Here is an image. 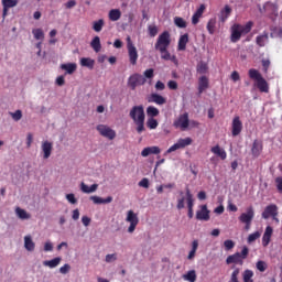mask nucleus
Returning <instances> with one entry per match:
<instances>
[{"mask_svg":"<svg viewBox=\"0 0 282 282\" xmlns=\"http://www.w3.org/2000/svg\"><path fill=\"white\" fill-rule=\"evenodd\" d=\"M169 47H171V33L169 31H164L161 33L154 44V48L156 52H160L161 58L163 61H171L174 65H178L177 56L171 55L169 52Z\"/></svg>","mask_w":282,"mask_h":282,"instance_id":"nucleus-1","label":"nucleus"},{"mask_svg":"<svg viewBox=\"0 0 282 282\" xmlns=\"http://www.w3.org/2000/svg\"><path fill=\"white\" fill-rule=\"evenodd\" d=\"M129 116L137 127V133L144 132V120H147V115L144 113V106L140 105L132 107Z\"/></svg>","mask_w":282,"mask_h":282,"instance_id":"nucleus-2","label":"nucleus"},{"mask_svg":"<svg viewBox=\"0 0 282 282\" xmlns=\"http://www.w3.org/2000/svg\"><path fill=\"white\" fill-rule=\"evenodd\" d=\"M252 21L247 22L245 25L234 24L231 26V43H239L241 41V36H246V34H250L252 31Z\"/></svg>","mask_w":282,"mask_h":282,"instance_id":"nucleus-3","label":"nucleus"},{"mask_svg":"<svg viewBox=\"0 0 282 282\" xmlns=\"http://www.w3.org/2000/svg\"><path fill=\"white\" fill-rule=\"evenodd\" d=\"M248 75L251 80L256 82V87L261 91V94L270 93V85L257 68H250Z\"/></svg>","mask_w":282,"mask_h":282,"instance_id":"nucleus-4","label":"nucleus"},{"mask_svg":"<svg viewBox=\"0 0 282 282\" xmlns=\"http://www.w3.org/2000/svg\"><path fill=\"white\" fill-rule=\"evenodd\" d=\"M250 253V249L248 247L242 248L241 252H236L231 256H228L226 259L227 265L235 263V265H243V260L248 259V254Z\"/></svg>","mask_w":282,"mask_h":282,"instance_id":"nucleus-5","label":"nucleus"},{"mask_svg":"<svg viewBox=\"0 0 282 282\" xmlns=\"http://www.w3.org/2000/svg\"><path fill=\"white\" fill-rule=\"evenodd\" d=\"M262 219H273L275 224H280L279 220V206L275 204L268 205L261 214Z\"/></svg>","mask_w":282,"mask_h":282,"instance_id":"nucleus-6","label":"nucleus"},{"mask_svg":"<svg viewBox=\"0 0 282 282\" xmlns=\"http://www.w3.org/2000/svg\"><path fill=\"white\" fill-rule=\"evenodd\" d=\"M252 219H254V208L252 206L248 207L246 213L239 216V223L245 224V229L249 230L252 226Z\"/></svg>","mask_w":282,"mask_h":282,"instance_id":"nucleus-7","label":"nucleus"},{"mask_svg":"<svg viewBox=\"0 0 282 282\" xmlns=\"http://www.w3.org/2000/svg\"><path fill=\"white\" fill-rule=\"evenodd\" d=\"M145 84H147V78H144V76L140 75L139 73H134L128 78V87H130L132 91H134L137 87H141L142 85H145Z\"/></svg>","mask_w":282,"mask_h":282,"instance_id":"nucleus-8","label":"nucleus"},{"mask_svg":"<svg viewBox=\"0 0 282 282\" xmlns=\"http://www.w3.org/2000/svg\"><path fill=\"white\" fill-rule=\"evenodd\" d=\"M126 221L130 224L128 227V232L133 234L135 232V228H138V224H140V218H138V214H135L133 210H128Z\"/></svg>","mask_w":282,"mask_h":282,"instance_id":"nucleus-9","label":"nucleus"},{"mask_svg":"<svg viewBox=\"0 0 282 282\" xmlns=\"http://www.w3.org/2000/svg\"><path fill=\"white\" fill-rule=\"evenodd\" d=\"M191 144H193V139L191 137L178 139L176 143L167 149L166 153H173L180 149H186V147H191Z\"/></svg>","mask_w":282,"mask_h":282,"instance_id":"nucleus-10","label":"nucleus"},{"mask_svg":"<svg viewBox=\"0 0 282 282\" xmlns=\"http://www.w3.org/2000/svg\"><path fill=\"white\" fill-rule=\"evenodd\" d=\"M241 131H243V122L239 116H236L231 121V135L237 138V135H241Z\"/></svg>","mask_w":282,"mask_h":282,"instance_id":"nucleus-11","label":"nucleus"},{"mask_svg":"<svg viewBox=\"0 0 282 282\" xmlns=\"http://www.w3.org/2000/svg\"><path fill=\"white\" fill-rule=\"evenodd\" d=\"M127 41L129 61L132 65H138V48H135V46L131 42V37H128Z\"/></svg>","mask_w":282,"mask_h":282,"instance_id":"nucleus-12","label":"nucleus"},{"mask_svg":"<svg viewBox=\"0 0 282 282\" xmlns=\"http://www.w3.org/2000/svg\"><path fill=\"white\" fill-rule=\"evenodd\" d=\"M97 131L102 138H108V140H113L116 138V132L108 126L99 124L97 126Z\"/></svg>","mask_w":282,"mask_h":282,"instance_id":"nucleus-13","label":"nucleus"},{"mask_svg":"<svg viewBox=\"0 0 282 282\" xmlns=\"http://www.w3.org/2000/svg\"><path fill=\"white\" fill-rule=\"evenodd\" d=\"M196 219H198V221H209L210 220V210H208L207 205L200 206V210L196 212Z\"/></svg>","mask_w":282,"mask_h":282,"instance_id":"nucleus-14","label":"nucleus"},{"mask_svg":"<svg viewBox=\"0 0 282 282\" xmlns=\"http://www.w3.org/2000/svg\"><path fill=\"white\" fill-rule=\"evenodd\" d=\"M41 149H42L44 160H50L52 155V151L54 149V144L50 141H43Z\"/></svg>","mask_w":282,"mask_h":282,"instance_id":"nucleus-15","label":"nucleus"},{"mask_svg":"<svg viewBox=\"0 0 282 282\" xmlns=\"http://www.w3.org/2000/svg\"><path fill=\"white\" fill-rule=\"evenodd\" d=\"M148 102H154V105H166V98H164V96L156 94V93H152L149 97H148Z\"/></svg>","mask_w":282,"mask_h":282,"instance_id":"nucleus-16","label":"nucleus"},{"mask_svg":"<svg viewBox=\"0 0 282 282\" xmlns=\"http://www.w3.org/2000/svg\"><path fill=\"white\" fill-rule=\"evenodd\" d=\"M272 232H274V229L271 226H267L264 234L262 236L263 248H268V246H270V241L272 239Z\"/></svg>","mask_w":282,"mask_h":282,"instance_id":"nucleus-17","label":"nucleus"},{"mask_svg":"<svg viewBox=\"0 0 282 282\" xmlns=\"http://www.w3.org/2000/svg\"><path fill=\"white\" fill-rule=\"evenodd\" d=\"M186 202H187V217H189V219H193V206H195L194 204V199H193V194L191 193L189 188H186Z\"/></svg>","mask_w":282,"mask_h":282,"instance_id":"nucleus-18","label":"nucleus"},{"mask_svg":"<svg viewBox=\"0 0 282 282\" xmlns=\"http://www.w3.org/2000/svg\"><path fill=\"white\" fill-rule=\"evenodd\" d=\"M160 153H161V150H160V147L158 145L148 147L141 151L142 158H149V155H160Z\"/></svg>","mask_w":282,"mask_h":282,"instance_id":"nucleus-19","label":"nucleus"},{"mask_svg":"<svg viewBox=\"0 0 282 282\" xmlns=\"http://www.w3.org/2000/svg\"><path fill=\"white\" fill-rule=\"evenodd\" d=\"M208 87H210V82L208 80V77L200 76L198 78V94H199V96H202V94H204V91H206V89H208Z\"/></svg>","mask_w":282,"mask_h":282,"instance_id":"nucleus-20","label":"nucleus"},{"mask_svg":"<svg viewBox=\"0 0 282 282\" xmlns=\"http://www.w3.org/2000/svg\"><path fill=\"white\" fill-rule=\"evenodd\" d=\"M230 14H232V8H230V6H228V4H226L224 7V9L220 10L219 21L221 23H226V21H228V18L230 17Z\"/></svg>","mask_w":282,"mask_h":282,"instance_id":"nucleus-21","label":"nucleus"},{"mask_svg":"<svg viewBox=\"0 0 282 282\" xmlns=\"http://www.w3.org/2000/svg\"><path fill=\"white\" fill-rule=\"evenodd\" d=\"M175 127H180L183 131L188 129V112L183 113L177 121H175Z\"/></svg>","mask_w":282,"mask_h":282,"instance_id":"nucleus-22","label":"nucleus"},{"mask_svg":"<svg viewBox=\"0 0 282 282\" xmlns=\"http://www.w3.org/2000/svg\"><path fill=\"white\" fill-rule=\"evenodd\" d=\"M263 151V143L259 140H254L251 148V153L253 158H259Z\"/></svg>","mask_w":282,"mask_h":282,"instance_id":"nucleus-23","label":"nucleus"},{"mask_svg":"<svg viewBox=\"0 0 282 282\" xmlns=\"http://www.w3.org/2000/svg\"><path fill=\"white\" fill-rule=\"evenodd\" d=\"M187 44H188V33H185V34L181 35L178 39L177 51L185 52Z\"/></svg>","mask_w":282,"mask_h":282,"instance_id":"nucleus-24","label":"nucleus"},{"mask_svg":"<svg viewBox=\"0 0 282 282\" xmlns=\"http://www.w3.org/2000/svg\"><path fill=\"white\" fill-rule=\"evenodd\" d=\"M210 151L212 153H214V155H217V158H220V160H226V158H228L226 150L221 149V147L219 145L213 147Z\"/></svg>","mask_w":282,"mask_h":282,"instance_id":"nucleus-25","label":"nucleus"},{"mask_svg":"<svg viewBox=\"0 0 282 282\" xmlns=\"http://www.w3.org/2000/svg\"><path fill=\"white\" fill-rule=\"evenodd\" d=\"M24 248L25 250H28V252H34V248H36V245L32 240V236L24 237Z\"/></svg>","mask_w":282,"mask_h":282,"instance_id":"nucleus-26","label":"nucleus"},{"mask_svg":"<svg viewBox=\"0 0 282 282\" xmlns=\"http://www.w3.org/2000/svg\"><path fill=\"white\" fill-rule=\"evenodd\" d=\"M77 65L76 63H67V64H61V69H63L64 72H66L65 74H74V72H76L77 69Z\"/></svg>","mask_w":282,"mask_h":282,"instance_id":"nucleus-27","label":"nucleus"},{"mask_svg":"<svg viewBox=\"0 0 282 282\" xmlns=\"http://www.w3.org/2000/svg\"><path fill=\"white\" fill-rule=\"evenodd\" d=\"M90 200L95 204H111L113 202V197L108 196L106 198H101L100 196H90Z\"/></svg>","mask_w":282,"mask_h":282,"instance_id":"nucleus-28","label":"nucleus"},{"mask_svg":"<svg viewBox=\"0 0 282 282\" xmlns=\"http://www.w3.org/2000/svg\"><path fill=\"white\" fill-rule=\"evenodd\" d=\"M61 261H63V259L61 257L54 258L52 260H45L43 262V265H45L46 268H57V265H61Z\"/></svg>","mask_w":282,"mask_h":282,"instance_id":"nucleus-29","label":"nucleus"},{"mask_svg":"<svg viewBox=\"0 0 282 282\" xmlns=\"http://www.w3.org/2000/svg\"><path fill=\"white\" fill-rule=\"evenodd\" d=\"M268 40H269L268 32H264L263 34L258 35L256 37V43L259 47H265V43H268Z\"/></svg>","mask_w":282,"mask_h":282,"instance_id":"nucleus-30","label":"nucleus"},{"mask_svg":"<svg viewBox=\"0 0 282 282\" xmlns=\"http://www.w3.org/2000/svg\"><path fill=\"white\" fill-rule=\"evenodd\" d=\"M80 191L83 193H86V194H89V193H96L98 191V184H93L90 187L85 184V183H82L80 184Z\"/></svg>","mask_w":282,"mask_h":282,"instance_id":"nucleus-31","label":"nucleus"},{"mask_svg":"<svg viewBox=\"0 0 282 282\" xmlns=\"http://www.w3.org/2000/svg\"><path fill=\"white\" fill-rule=\"evenodd\" d=\"M197 248H199V240H193L192 242V250L189 251L187 259L193 261L195 259V254L197 253Z\"/></svg>","mask_w":282,"mask_h":282,"instance_id":"nucleus-32","label":"nucleus"},{"mask_svg":"<svg viewBox=\"0 0 282 282\" xmlns=\"http://www.w3.org/2000/svg\"><path fill=\"white\" fill-rule=\"evenodd\" d=\"M90 47L94 50V52H100L102 50V44H100V37L95 36L90 42Z\"/></svg>","mask_w":282,"mask_h":282,"instance_id":"nucleus-33","label":"nucleus"},{"mask_svg":"<svg viewBox=\"0 0 282 282\" xmlns=\"http://www.w3.org/2000/svg\"><path fill=\"white\" fill-rule=\"evenodd\" d=\"M15 215L17 217H19V219H22V220L30 219L32 217L30 214L25 212V209L21 207L15 208Z\"/></svg>","mask_w":282,"mask_h":282,"instance_id":"nucleus-34","label":"nucleus"},{"mask_svg":"<svg viewBox=\"0 0 282 282\" xmlns=\"http://www.w3.org/2000/svg\"><path fill=\"white\" fill-rule=\"evenodd\" d=\"M108 17H109V19L111 21H120V17H122V12H120L119 9H111L109 11V15Z\"/></svg>","mask_w":282,"mask_h":282,"instance_id":"nucleus-35","label":"nucleus"},{"mask_svg":"<svg viewBox=\"0 0 282 282\" xmlns=\"http://www.w3.org/2000/svg\"><path fill=\"white\" fill-rule=\"evenodd\" d=\"M95 61L89 57H83L80 59L82 67H88V69H94Z\"/></svg>","mask_w":282,"mask_h":282,"instance_id":"nucleus-36","label":"nucleus"},{"mask_svg":"<svg viewBox=\"0 0 282 282\" xmlns=\"http://www.w3.org/2000/svg\"><path fill=\"white\" fill-rule=\"evenodd\" d=\"M104 28H105V20L99 19V20L93 22L94 32H102Z\"/></svg>","mask_w":282,"mask_h":282,"instance_id":"nucleus-37","label":"nucleus"},{"mask_svg":"<svg viewBox=\"0 0 282 282\" xmlns=\"http://www.w3.org/2000/svg\"><path fill=\"white\" fill-rule=\"evenodd\" d=\"M231 270L234 271L231 272L229 282H239V272H240L239 268H237V265L234 264L231 267Z\"/></svg>","mask_w":282,"mask_h":282,"instance_id":"nucleus-38","label":"nucleus"},{"mask_svg":"<svg viewBox=\"0 0 282 282\" xmlns=\"http://www.w3.org/2000/svg\"><path fill=\"white\" fill-rule=\"evenodd\" d=\"M183 279L188 282H196L197 273L195 272V270H191L186 274L183 275Z\"/></svg>","mask_w":282,"mask_h":282,"instance_id":"nucleus-39","label":"nucleus"},{"mask_svg":"<svg viewBox=\"0 0 282 282\" xmlns=\"http://www.w3.org/2000/svg\"><path fill=\"white\" fill-rule=\"evenodd\" d=\"M147 113L149 118H156V116H160V110L155 108V106H149L147 108Z\"/></svg>","mask_w":282,"mask_h":282,"instance_id":"nucleus-40","label":"nucleus"},{"mask_svg":"<svg viewBox=\"0 0 282 282\" xmlns=\"http://www.w3.org/2000/svg\"><path fill=\"white\" fill-rule=\"evenodd\" d=\"M32 34L36 41H43L45 39V33L42 29H33Z\"/></svg>","mask_w":282,"mask_h":282,"instance_id":"nucleus-41","label":"nucleus"},{"mask_svg":"<svg viewBox=\"0 0 282 282\" xmlns=\"http://www.w3.org/2000/svg\"><path fill=\"white\" fill-rule=\"evenodd\" d=\"M19 6V0H2V8H17Z\"/></svg>","mask_w":282,"mask_h":282,"instance_id":"nucleus-42","label":"nucleus"},{"mask_svg":"<svg viewBox=\"0 0 282 282\" xmlns=\"http://www.w3.org/2000/svg\"><path fill=\"white\" fill-rule=\"evenodd\" d=\"M197 74H206L208 72V64L206 62H199L196 66Z\"/></svg>","mask_w":282,"mask_h":282,"instance_id":"nucleus-43","label":"nucleus"},{"mask_svg":"<svg viewBox=\"0 0 282 282\" xmlns=\"http://www.w3.org/2000/svg\"><path fill=\"white\" fill-rule=\"evenodd\" d=\"M217 25V20L216 19H210L207 23V31L209 34H215V28Z\"/></svg>","mask_w":282,"mask_h":282,"instance_id":"nucleus-44","label":"nucleus"},{"mask_svg":"<svg viewBox=\"0 0 282 282\" xmlns=\"http://www.w3.org/2000/svg\"><path fill=\"white\" fill-rule=\"evenodd\" d=\"M261 231H254L253 234H250L247 238L248 243H254L257 239H260Z\"/></svg>","mask_w":282,"mask_h":282,"instance_id":"nucleus-45","label":"nucleus"},{"mask_svg":"<svg viewBox=\"0 0 282 282\" xmlns=\"http://www.w3.org/2000/svg\"><path fill=\"white\" fill-rule=\"evenodd\" d=\"M271 36L282 39V28L281 26L271 28Z\"/></svg>","mask_w":282,"mask_h":282,"instance_id":"nucleus-46","label":"nucleus"},{"mask_svg":"<svg viewBox=\"0 0 282 282\" xmlns=\"http://www.w3.org/2000/svg\"><path fill=\"white\" fill-rule=\"evenodd\" d=\"M254 276V272L252 270H246L243 272V282H254L252 278Z\"/></svg>","mask_w":282,"mask_h":282,"instance_id":"nucleus-47","label":"nucleus"},{"mask_svg":"<svg viewBox=\"0 0 282 282\" xmlns=\"http://www.w3.org/2000/svg\"><path fill=\"white\" fill-rule=\"evenodd\" d=\"M174 24L176 25V28H181V29H184L187 25V23L184 21V19L180 18V17L174 18Z\"/></svg>","mask_w":282,"mask_h":282,"instance_id":"nucleus-48","label":"nucleus"},{"mask_svg":"<svg viewBox=\"0 0 282 282\" xmlns=\"http://www.w3.org/2000/svg\"><path fill=\"white\" fill-rule=\"evenodd\" d=\"M158 121L151 117L150 119H148V122H147V126H148V129H158Z\"/></svg>","mask_w":282,"mask_h":282,"instance_id":"nucleus-49","label":"nucleus"},{"mask_svg":"<svg viewBox=\"0 0 282 282\" xmlns=\"http://www.w3.org/2000/svg\"><path fill=\"white\" fill-rule=\"evenodd\" d=\"M144 78L152 79L155 76V70L153 68L145 69L143 73Z\"/></svg>","mask_w":282,"mask_h":282,"instance_id":"nucleus-50","label":"nucleus"},{"mask_svg":"<svg viewBox=\"0 0 282 282\" xmlns=\"http://www.w3.org/2000/svg\"><path fill=\"white\" fill-rule=\"evenodd\" d=\"M11 118L19 122L23 118V112L21 110H17L15 112H11Z\"/></svg>","mask_w":282,"mask_h":282,"instance_id":"nucleus-51","label":"nucleus"},{"mask_svg":"<svg viewBox=\"0 0 282 282\" xmlns=\"http://www.w3.org/2000/svg\"><path fill=\"white\" fill-rule=\"evenodd\" d=\"M225 250L228 252L235 248V241L232 240H225L224 241Z\"/></svg>","mask_w":282,"mask_h":282,"instance_id":"nucleus-52","label":"nucleus"},{"mask_svg":"<svg viewBox=\"0 0 282 282\" xmlns=\"http://www.w3.org/2000/svg\"><path fill=\"white\" fill-rule=\"evenodd\" d=\"M148 32L150 36L154 37L158 36V26L156 25H149L148 26Z\"/></svg>","mask_w":282,"mask_h":282,"instance_id":"nucleus-53","label":"nucleus"},{"mask_svg":"<svg viewBox=\"0 0 282 282\" xmlns=\"http://www.w3.org/2000/svg\"><path fill=\"white\" fill-rule=\"evenodd\" d=\"M154 87L156 91H164L166 89V85L162 80H158Z\"/></svg>","mask_w":282,"mask_h":282,"instance_id":"nucleus-54","label":"nucleus"},{"mask_svg":"<svg viewBox=\"0 0 282 282\" xmlns=\"http://www.w3.org/2000/svg\"><path fill=\"white\" fill-rule=\"evenodd\" d=\"M184 202H186V198L184 196L177 199V204H176L177 210H182L185 207Z\"/></svg>","mask_w":282,"mask_h":282,"instance_id":"nucleus-55","label":"nucleus"},{"mask_svg":"<svg viewBox=\"0 0 282 282\" xmlns=\"http://www.w3.org/2000/svg\"><path fill=\"white\" fill-rule=\"evenodd\" d=\"M70 270H72V265L67 263L59 268L61 274H67Z\"/></svg>","mask_w":282,"mask_h":282,"instance_id":"nucleus-56","label":"nucleus"},{"mask_svg":"<svg viewBox=\"0 0 282 282\" xmlns=\"http://www.w3.org/2000/svg\"><path fill=\"white\" fill-rule=\"evenodd\" d=\"M256 268L259 270V272H265V262L262 260L258 261Z\"/></svg>","mask_w":282,"mask_h":282,"instance_id":"nucleus-57","label":"nucleus"},{"mask_svg":"<svg viewBox=\"0 0 282 282\" xmlns=\"http://www.w3.org/2000/svg\"><path fill=\"white\" fill-rule=\"evenodd\" d=\"M56 85L58 87H63V85H65V75H61L56 78L55 80Z\"/></svg>","mask_w":282,"mask_h":282,"instance_id":"nucleus-58","label":"nucleus"},{"mask_svg":"<svg viewBox=\"0 0 282 282\" xmlns=\"http://www.w3.org/2000/svg\"><path fill=\"white\" fill-rule=\"evenodd\" d=\"M66 199H67V202H69V204H76L78 202L74 194H67Z\"/></svg>","mask_w":282,"mask_h":282,"instance_id":"nucleus-59","label":"nucleus"},{"mask_svg":"<svg viewBox=\"0 0 282 282\" xmlns=\"http://www.w3.org/2000/svg\"><path fill=\"white\" fill-rule=\"evenodd\" d=\"M199 19H202V15L194 13L192 17V24L197 25V23H199Z\"/></svg>","mask_w":282,"mask_h":282,"instance_id":"nucleus-60","label":"nucleus"},{"mask_svg":"<svg viewBox=\"0 0 282 282\" xmlns=\"http://www.w3.org/2000/svg\"><path fill=\"white\" fill-rule=\"evenodd\" d=\"M205 11H206V4H200L199 8L195 11V13L203 17Z\"/></svg>","mask_w":282,"mask_h":282,"instance_id":"nucleus-61","label":"nucleus"},{"mask_svg":"<svg viewBox=\"0 0 282 282\" xmlns=\"http://www.w3.org/2000/svg\"><path fill=\"white\" fill-rule=\"evenodd\" d=\"M139 186H141V188H149V178H142L139 182Z\"/></svg>","mask_w":282,"mask_h":282,"instance_id":"nucleus-62","label":"nucleus"},{"mask_svg":"<svg viewBox=\"0 0 282 282\" xmlns=\"http://www.w3.org/2000/svg\"><path fill=\"white\" fill-rule=\"evenodd\" d=\"M275 183H276V188L279 193H282V177H276Z\"/></svg>","mask_w":282,"mask_h":282,"instance_id":"nucleus-63","label":"nucleus"},{"mask_svg":"<svg viewBox=\"0 0 282 282\" xmlns=\"http://www.w3.org/2000/svg\"><path fill=\"white\" fill-rule=\"evenodd\" d=\"M167 87H169V89H173V90L177 89V82H175V80H170V82L167 83Z\"/></svg>","mask_w":282,"mask_h":282,"instance_id":"nucleus-64","label":"nucleus"}]
</instances>
